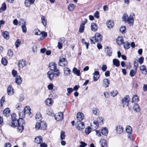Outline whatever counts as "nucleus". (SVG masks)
<instances>
[{"label": "nucleus", "mask_w": 147, "mask_h": 147, "mask_svg": "<svg viewBox=\"0 0 147 147\" xmlns=\"http://www.w3.org/2000/svg\"><path fill=\"white\" fill-rule=\"evenodd\" d=\"M59 65L60 66H63L67 65V61L65 58H61L60 57L59 60Z\"/></svg>", "instance_id": "nucleus-7"}, {"label": "nucleus", "mask_w": 147, "mask_h": 147, "mask_svg": "<svg viewBox=\"0 0 147 147\" xmlns=\"http://www.w3.org/2000/svg\"><path fill=\"white\" fill-rule=\"evenodd\" d=\"M133 109L134 111L136 112H139L140 110V107L138 104H134Z\"/></svg>", "instance_id": "nucleus-29"}, {"label": "nucleus", "mask_w": 147, "mask_h": 147, "mask_svg": "<svg viewBox=\"0 0 147 147\" xmlns=\"http://www.w3.org/2000/svg\"><path fill=\"white\" fill-rule=\"evenodd\" d=\"M102 147H107V144L106 140L105 139H101L100 141Z\"/></svg>", "instance_id": "nucleus-23"}, {"label": "nucleus", "mask_w": 147, "mask_h": 147, "mask_svg": "<svg viewBox=\"0 0 147 147\" xmlns=\"http://www.w3.org/2000/svg\"><path fill=\"white\" fill-rule=\"evenodd\" d=\"M14 119L13 120H12L11 122V125H10L12 127H14L18 126L20 124V123H21V121H20L19 119L18 120H14Z\"/></svg>", "instance_id": "nucleus-11"}, {"label": "nucleus", "mask_w": 147, "mask_h": 147, "mask_svg": "<svg viewBox=\"0 0 147 147\" xmlns=\"http://www.w3.org/2000/svg\"><path fill=\"white\" fill-rule=\"evenodd\" d=\"M20 41L19 39H17L15 43V45L16 47L18 48L19 47V45H20Z\"/></svg>", "instance_id": "nucleus-59"}, {"label": "nucleus", "mask_w": 147, "mask_h": 147, "mask_svg": "<svg viewBox=\"0 0 147 147\" xmlns=\"http://www.w3.org/2000/svg\"><path fill=\"white\" fill-rule=\"evenodd\" d=\"M35 0H25V6L27 7H29L30 5L33 4Z\"/></svg>", "instance_id": "nucleus-15"}, {"label": "nucleus", "mask_w": 147, "mask_h": 147, "mask_svg": "<svg viewBox=\"0 0 147 147\" xmlns=\"http://www.w3.org/2000/svg\"><path fill=\"white\" fill-rule=\"evenodd\" d=\"M126 26H122L120 29V31L122 34L126 32Z\"/></svg>", "instance_id": "nucleus-42"}, {"label": "nucleus", "mask_w": 147, "mask_h": 147, "mask_svg": "<svg viewBox=\"0 0 147 147\" xmlns=\"http://www.w3.org/2000/svg\"><path fill=\"white\" fill-rule=\"evenodd\" d=\"M102 36L99 33L97 32L95 35V38L96 41L101 42L102 40Z\"/></svg>", "instance_id": "nucleus-10"}, {"label": "nucleus", "mask_w": 147, "mask_h": 147, "mask_svg": "<svg viewBox=\"0 0 147 147\" xmlns=\"http://www.w3.org/2000/svg\"><path fill=\"white\" fill-rule=\"evenodd\" d=\"M42 141V138L40 136L36 137L35 138V142L38 144H40Z\"/></svg>", "instance_id": "nucleus-21"}, {"label": "nucleus", "mask_w": 147, "mask_h": 147, "mask_svg": "<svg viewBox=\"0 0 147 147\" xmlns=\"http://www.w3.org/2000/svg\"><path fill=\"white\" fill-rule=\"evenodd\" d=\"M91 30L94 32L96 31L98 29L96 24L95 23H92L91 26Z\"/></svg>", "instance_id": "nucleus-27"}, {"label": "nucleus", "mask_w": 147, "mask_h": 147, "mask_svg": "<svg viewBox=\"0 0 147 147\" xmlns=\"http://www.w3.org/2000/svg\"><path fill=\"white\" fill-rule=\"evenodd\" d=\"M144 58L142 57H141L139 59L138 62L140 64H141L143 63Z\"/></svg>", "instance_id": "nucleus-64"}, {"label": "nucleus", "mask_w": 147, "mask_h": 147, "mask_svg": "<svg viewBox=\"0 0 147 147\" xmlns=\"http://www.w3.org/2000/svg\"><path fill=\"white\" fill-rule=\"evenodd\" d=\"M67 96H69V94L73 91V89L72 88H67Z\"/></svg>", "instance_id": "nucleus-48"}, {"label": "nucleus", "mask_w": 147, "mask_h": 147, "mask_svg": "<svg viewBox=\"0 0 147 147\" xmlns=\"http://www.w3.org/2000/svg\"><path fill=\"white\" fill-rule=\"evenodd\" d=\"M94 75L93 77V79L95 81L98 80L99 77V72L98 71H96L94 72L93 74Z\"/></svg>", "instance_id": "nucleus-22"}, {"label": "nucleus", "mask_w": 147, "mask_h": 147, "mask_svg": "<svg viewBox=\"0 0 147 147\" xmlns=\"http://www.w3.org/2000/svg\"><path fill=\"white\" fill-rule=\"evenodd\" d=\"M6 9V5L5 3H3L1 6V7L0 9V12H1V11H5Z\"/></svg>", "instance_id": "nucleus-43"}, {"label": "nucleus", "mask_w": 147, "mask_h": 147, "mask_svg": "<svg viewBox=\"0 0 147 147\" xmlns=\"http://www.w3.org/2000/svg\"><path fill=\"white\" fill-rule=\"evenodd\" d=\"M46 127L47 125L45 122L44 121H42L40 123L37 122L35 126V129L37 130L40 129L42 130H45L46 129Z\"/></svg>", "instance_id": "nucleus-1"}, {"label": "nucleus", "mask_w": 147, "mask_h": 147, "mask_svg": "<svg viewBox=\"0 0 147 147\" xmlns=\"http://www.w3.org/2000/svg\"><path fill=\"white\" fill-rule=\"evenodd\" d=\"M22 31L23 32L25 33L27 31V28L26 27V25H22Z\"/></svg>", "instance_id": "nucleus-62"}, {"label": "nucleus", "mask_w": 147, "mask_h": 147, "mask_svg": "<svg viewBox=\"0 0 147 147\" xmlns=\"http://www.w3.org/2000/svg\"><path fill=\"white\" fill-rule=\"evenodd\" d=\"M26 62L24 60L21 59L19 61V66L20 67H23L26 65Z\"/></svg>", "instance_id": "nucleus-24"}, {"label": "nucleus", "mask_w": 147, "mask_h": 147, "mask_svg": "<svg viewBox=\"0 0 147 147\" xmlns=\"http://www.w3.org/2000/svg\"><path fill=\"white\" fill-rule=\"evenodd\" d=\"M139 99L138 96L137 95H134L133 98L132 99V102H138L139 101Z\"/></svg>", "instance_id": "nucleus-41"}, {"label": "nucleus", "mask_w": 147, "mask_h": 147, "mask_svg": "<svg viewBox=\"0 0 147 147\" xmlns=\"http://www.w3.org/2000/svg\"><path fill=\"white\" fill-rule=\"evenodd\" d=\"M76 128L79 131H81L84 129V123L83 122L78 121L76 123Z\"/></svg>", "instance_id": "nucleus-3"}, {"label": "nucleus", "mask_w": 147, "mask_h": 147, "mask_svg": "<svg viewBox=\"0 0 147 147\" xmlns=\"http://www.w3.org/2000/svg\"><path fill=\"white\" fill-rule=\"evenodd\" d=\"M20 121H21V123H20L18 126V129L20 133H22L24 130V125L25 124L24 121L22 118H19Z\"/></svg>", "instance_id": "nucleus-4"}, {"label": "nucleus", "mask_w": 147, "mask_h": 147, "mask_svg": "<svg viewBox=\"0 0 147 147\" xmlns=\"http://www.w3.org/2000/svg\"><path fill=\"white\" fill-rule=\"evenodd\" d=\"M72 71L74 74L76 75L77 76H80V70L78 69L77 68H74L73 69Z\"/></svg>", "instance_id": "nucleus-32"}, {"label": "nucleus", "mask_w": 147, "mask_h": 147, "mask_svg": "<svg viewBox=\"0 0 147 147\" xmlns=\"http://www.w3.org/2000/svg\"><path fill=\"white\" fill-rule=\"evenodd\" d=\"M99 123H100V124H103V118L101 117H98V119L97 121Z\"/></svg>", "instance_id": "nucleus-52"}, {"label": "nucleus", "mask_w": 147, "mask_h": 147, "mask_svg": "<svg viewBox=\"0 0 147 147\" xmlns=\"http://www.w3.org/2000/svg\"><path fill=\"white\" fill-rule=\"evenodd\" d=\"M112 53L111 50V49L107 48V55L109 56H111L112 55Z\"/></svg>", "instance_id": "nucleus-54"}, {"label": "nucleus", "mask_w": 147, "mask_h": 147, "mask_svg": "<svg viewBox=\"0 0 147 147\" xmlns=\"http://www.w3.org/2000/svg\"><path fill=\"white\" fill-rule=\"evenodd\" d=\"M7 54L9 57H12L13 55V53L12 50L9 49L8 50Z\"/></svg>", "instance_id": "nucleus-55"}, {"label": "nucleus", "mask_w": 147, "mask_h": 147, "mask_svg": "<svg viewBox=\"0 0 147 147\" xmlns=\"http://www.w3.org/2000/svg\"><path fill=\"white\" fill-rule=\"evenodd\" d=\"M41 22L43 25L46 26L47 24V20L45 19V17L44 16H42L41 17Z\"/></svg>", "instance_id": "nucleus-39"}, {"label": "nucleus", "mask_w": 147, "mask_h": 147, "mask_svg": "<svg viewBox=\"0 0 147 147\" xmlns=\"http://www.w3.org/2000/svg\"><path fill=\"white\" fill-rule=\"evenodd\" d=\"M129 17L127 14H124L122 17L123 21L126 22L127 20V19L129 18Z\"/></svg>", "instance_id": "nucleus-45"}, {"label": "nucleus", "mask_w": 147, "mask_h": 147, "mask_svg": "<svg viewBox=\"0 0 147 147\" xmlns=\"http://www.w3.org/2000/svg\"><path fill=\"white\" fill-rule=\"evenodd\" d=\"M113 62V65L116 67H118L120 65V62L118 59H114Z\"/></svg>", "instance_id": "nucleus-36"}, {"label": "nucleus", "mask_w": 147, "mask_h": 147, "mask_svg": "<svg viewBox=\"0 0 147 147\" xmlns=\"http://www.w3.org/2000/svg\"><path fill=\"white\" fill-rule=\"evenodd\" d=\"M101 133L103 135L106 136L108 134V129L105 127L102 128L101 129Z\"/></svg>", "instance_id": "nucleus-35"}, {"label": "nucleus", "mask_w": 147, "mask_h": 147, "mask_svg": "<svg viewBox=\"0 0 147 147\" xmlns=\"http://www.w3.org/2000/svg\"><path fill=\"white\" fill-rule=\"evenodd\" d=\"M26 114L24 113V111H22L19 113V115L20 117L23 118L25 116V115Z\"/></svg>", "instance_id": "nucleus-61"}, {"label": "nucleus", "mask_w": 147, "mask_h": 147, "mask_svg": "<svg viewBox=\"0 0 147 147\" xmlns=\"http://www.w3.org/2000/svg\"><path fill=\"white\" fill-rule=\"evenodd\" d=\"M76 117L78 121H81L84 119V116L83 113L80 112L78 113L77 114Z\"/></svg>", "instance_id": "nucleus-13"}, {"label": "nucleus", "mask_w": 147, "mask_h": 147, "mask_svg": "<svg viewBox=\"0 0 147 147\" xmlns=\"http://www.w3.org/2000/svg\"><path fill=\"white\" fill-rule=\"evenodd\" d=\"M130 100L129 96H125L122 99V102L123 107H127L129 104V102Z\"/></svg>", "instance_id": "nucleus-5"}, {"label": "nucleus", "mask_w": 147, "mask_h": 147, "mask_svg": "<svg viewBox=\"0 0 147 147\" xmlns=\"http://www.w3.org/2000/svg\"><path fill=\"white\" fill-rule=\"evenodd\" d=\"M7 92L8 94L9 95H11L13 94V89L11 86L10 85L8 87L7 90Z\"/></svg>", "instance_id": "nucleus-14"}, {"label": "nucleus", "mask_w": 147, "mask_h": 147, "mask_svg": "<svg viewBox=\"0 0 147 147\" xmlns=\"http://www.w3.org/2000/svg\"><path fill=\"white\" fill-rule=\"evenodd\" d=\"M32 52L34 53H36L37 52V47L36 45H34L32 47Z\"/></svg>", "instance_id": "nucleus-60"}, {"label": "nucleus", "mask_w": 147, "mask_h": 147, "mask_svg": "<svg viewBox=\"0 0 147 147\" xmlns=\"http://www.w3.org/2000/svg\"><path fill=\"white\" fill-rule=\"evenodd\" d=\"M70 70L68 68L66 67L64 69V73L65 75H69L70 74Z\"/></svg>", "instance_id": "nucleus-31"}, {"label": "nucleus", "mask_w": 147, "mask_h": 147, "mask_svg": "<svg viewBox=\"0 0 147 147\" xmlns=\"http://www.w3.org/2000/svg\"><path fill=\"white\" fill-rule=\"evenodd\" d=\"M1 63L4 65H6L7 63V61L5 58H2L1 59Z\"/></svg>", "instance_id": "nucleus-47"}, {"label": "nucleus", "mask_w": 147, "mask_h": 147, "mask_svg": "<svg viewBox=\"0 0 147 147\" xmlns=\"http://www.w3.org/2000/svg\"><path fill=\"white\" fill-rule=\"evenodd\" d=\"M140 69L142 74L144 75H146L147 74V70L146 67L144 65L140 66Z\"/></svg>", "instance_id": "nucleus-12"}, {"label": "nucleus", "mask_w": 147, "mask_h": 147, "mask_svg": "<svg viewBox=\"0 0 147 147\" xmlns=\"http://www.w3.org/2000/svg\"><path fill=\"white\" fill-rule=\"evenodd\" d=\"M36 119L38 121H40L42 119L41 115L39 113H37L35 116Z\"/></svg>", "instance_id": "nucleus-44"}, {"label": "nucleus", "mask_w": 147, "mask_h": 147, "mask_svg": "<svg viewBox=\"0 0 147 147\" xmlns=\"http://www.w3.org/2000/svg\"><path fill=\"white\" fill-rule=\"evenodd\" d=\"M123 43L124 47L125 49H128L130 48V44L128 42L125 41Z\"/></svg>", "instance_id": "nucleus-33"}, {"label": "nucleus", "mask_w": 147, "mask_h": 147, "mask_svg": "<svg viewBox=\"0 0 147 147\" xmlns=\"http://www.w3.org/2000/svg\"><path fill=\"white\" fill-rule=\"evenodd\" d=\"M63 113H58L55 115V119L57 121H59L63 118Z\"/></svg>", "instance_id": "nucleus-9"}, {"label": "nucleus", "mask_w": 147, "mask_h": 147, "mask_svg": "<svg viewBox=\"0 0 147 147\" xmlns=\"http://www.w3.org/2000/svg\"><path fill=\"white\" fill-rule=\"evenodd\" d=\"M65 132L63 131H62L60 134V138L61 139V140L64 139H65Z\"/></svg>", "instance_id": "nucleus-46"}, {"label": "nucleus", "mask_w": 147, "mask_h": 147, "mask_svg": "<svg viewBox=\"0 0 147 147\" xmlns=\"http://www.w3.org/2000/svg\"><path fill=\"white\" fill-rule=\"evenodd\" d=\"M47 74V77L51 80H52L54 78V74L53 71H49L48 72Z\"/></svg>", "instance_id": "nucleus-28"}, {"label": "nucleus", "mask_w": 147, "mask_h": 147, "mask_svg": "<svg viewBox=\"0 0 147 147\" xmlns=\"http://www.w3.org/2000/svg\"><path fill=\"white\" fill-rule=\"evenodd\" d=\"M117 93L118 92L116 90H113L111 92V95L113 97H114L117 96Z\"/></svg>", "instance_id": "nucleus-50"}, {"label": "nucleus", "mask_w": 147, "mask_h": 147, "mask_svg": "<svg viewBox=\"0 0 147 147\" xmlns=\"http://www.w3.org/2000/svg\"><path fill=\"white\" fill-rule=\"evenodd\" d=\"M107 26L109 28H112L114 26V22L112 21H108L107 23Z\"/></svg>", "instance_id": "nucleus-30"}, {"label": "nucleus", "mask_w": 147, "mask_h": 147, "mask_svg": "<svg viewBox=\"0 0 147 147\" xmlns=\"http://www.w3.org/2000/svg\"><path fill=\"white\" fill-rule=\"evenodd\" d=\"M47 114L49 115H53L54 114L53 113L52 110L51 109H48L47 110Z\"/></svg>", "instance_id": "nucleus-53"}, {"label": "nucleus", "mask_w": 147, "mask_h": 147, "mask_svg": "<svg viewBox=\"0 0 147 147\" xmlns=\"http://www.w3.org/2000/svg\"><path fill=\"white\" fill-rule=\"evenodd\" d=\"M49 67L51 71H55L57 69V64L54 62H52L49 65Z\"/></svg>", "instance_id": "nucleus-8"}, {"label": "nucleus", "mask_w": 147, "mask_h": 147, "mask_svg": "<svg viewBox=\"0 0 147 147\" xmlns=\"http://www.w3.org/2000/svg\"><path fill=\"white\" fill-rule=\"evenodd\" d=\"M87 22V20L86 19H85L84 21H82V23L80 25L79 30V32L80 33H82L84 32L85 28L84 25Z\"/></svg>", "instance_id": "nucleus-6"}, {"label": "nucleus", "mask_w": 147, "mask_h": 147, "mask_svg": "<svg viewBox=\"0 0 147 147\" xmlns=\"http://www.w3.org/2000/svg\"><path fill=\"white\" fill-rule=\"evenodd\" d=\"M126 132L129 134H131L132 133V128L131 127L129 126H127L126 128Z\"/></svg>", "instance_id": "nucleus-37"}, {"label": "nucleus", "mask_w": 147, "mask_h": 147, "mask_svg": "<svg viewBox=\"0 0 147 147\" xmlns=\"http://www.w3.org/2000/svg\"><path fill=\"white\" fill-rule=\"evenodd\" d=\"M45 103L47 105L49 106H51L52 105L53 101L52 98H48L45 100Z\"/></svg>", "instance_id": "nucleus-18"}, {"label": "nucleus", "mask_w": 147, "mask_h": 147, "mask_svg": "<svg viewBox=\"0 0 147 147\" xmlns=\"http://www.w3.org/2000/svg\"><path fill=\"white\" fill-rule=\"evenodd\" d=\"M75 5L71 3L68 6V9L69 11H72L75 7Z\"/></svg>", "instance_id": "nucleus-38"}, {"label": "nucleus", "mask_w": 147, "mask_h": 147, "mask_svg": "<svg viewBox=\"0 0 147 147\" xmlns=\"http://www.w3.org/2000/svg\"><path fill=\"white\" fill-rule=\"evenodd\" d=\"M12 74L13 77H16L18 76L17 75V71L14 69H13L12 71Z\"/></svg>", "instance_id": "nucleus-58"}, {"label": "nucleus", "mask_w": 147, "mask_h": 147, "mask_svg": "<svg viewBox=\"0 0 147 147\" xmlns=\"http://www.w3.org/2000/svg\"><path fill=\"white\" fill-rule=\"evenodd\" d=\"M91 131V128L89 126H88L87 128H86L85 130V133L87 134H89Z\"/></svg>", "instance_id": "nucleus-49"}, {"label": "nucleus", "mask_w": 147, "mask_h": 147, "mask_svg": "<svg viewBox=\"0 0 147 147\" xmlns=\"http://www.w3.org/2000/svg\"><path fill=\"white\" fill-rule=\"evenodd\" d=\"M22 80L20 76H18L15 77V82L18 85H20L22 83Z\"/></svg>", "instance_id": "nucleus-17"}, {"label": "nucleus", "mask_w": 147, "mask_h": 147, "mask_svg": "<svg viewBox=\"0 0 147 147\" xmlns=\"http://www.w3.org/2000/svg\"><path fill=\"white\" fill-rule=\"evenodd\" d=\"M2 34L3 37L7 39H8L9 38V33L8 32L5 31L3 32L2 33Z\"/></svg>", "instance_id": "nucleus-34"}, {"label": "nucleus", "mask_w": 147, "mask_h": 147, "mask_svg": "<svg viewBox=\"0 0 147 147\" xmlns=\"http://www.w3.org/2000/svg\"><path fill=\"white\" fill-rule=\"evenodd\" d=\"M36 35H40L41 34V32L38 29H35L34 31Z\"/></svg>", "instance_id": "nucleus-51"}, {"label": "nucleus", "mask_w": 147, "mask_h": 147, "mask_svg": "<svg viewBox=\"0 0 147 147\" xmlns=\"http://www.w3.org/2000/svg\"><path fill=\"white\" fill-rule=\"evenodd\" d=\"M118 45H120L123 43L124 40L122 36H118L116 39Z\"/></svg>", "instance_id": "nucleus-19"}, {"label": "nucleus", "mask_w": 147, "mask_h": 147, "mask_svg": "<svg viewBox=\"0 0 147 147\" xmlns=\"http://www.w3.org/2000/svg\"><path fill=\"white\" fill-rule=\"evenodd\" d=\"M123 130V128L120 125H118L116 127V130L117 132L120 134L122 133Z\"/></svg>", "instance_id": "nucleus-20"}, {"label": "nucleus", "mask_w": 147, "mask_h": 147, "mask_svg": "<svg viewBox=\"0 0 147 147\" xmlns=\"http://www.w3.org/2000/svg\"><path fill=\"white\" fill-rule=\"evenodd\" d=\"M98 124L99 123H98L97 121L93 120V124L91 125V126L92 128H94V129H96L98 127Z\"/></svg>", "instance_id": "nucleus-25"}, {"label": "nucleus", "mask_w": 147, "mask_h": 147, "mask_svg": "<svg viewBox=\"0 0 147 147\" xmlns=\"http://www.w3.org/2000/svg\"><path fill=\"white\" fill-rule=\"evenodd\" d=\"M10 112V110L8 108H7L5 109L3 111V113L5 116H6L9 114Z\"/></svg>", "instance_id": "nucleus-40"}, {"label": "nucleus", "mask_w": 147, "mask_h": 147, "mask_svg": "<svg viewBox=\"0 0 147 147\" xmlns=\"http://www.w3.org/2000/svg\"><path fill=\"white\" fill-rule=\"evenodd\" d=\"M99 112V110L97 109H95L92 110L93 113L96 115H98Z\"/></svg>", "instance_id": "nucleus-56"}, {"label": "nucleus", "mask_w": 147, "mask_h": 147, "mask_svg": "<svg viewBox=\"0 0 147 147\" xmlns=\"http://www.w3.org/2000/svg\"><path fill=\"white\" fill-rule=\"evenodd\" d=\"M109 80L108 79H105L103 80L102 85L104 87L107 88L109 86Z\"/></svg>", "instance_id": "nucleus-16"}, {"label": "nucleus", "mask_w": 147, "mask_h": 147, "mask_svg": "<svg viewBox=\"0 0 147 147\" xmlns=\"http://www.w3.org/2000/svg\"><path fill=\"white\" fill-rule=\"evenodd\" d=\"M30 111V107L29 106H27L25 107L24 111L26 114H28L30 115L31 113Z\"/></svg>", "instance_id": "nucleus-26"}, {"label": "nucleus", "mask_w": 147, "mask_h": 147, "mask_svg": "<svg viewBox=\"0 0 147 147\" xmlns=\"http://www.w3.org/2000/svg\"><path fill=\"white\" fill-rule=\"evenodd\" d=\"M135 17V14L134 13L131 12L130 13L129 18L126 21L130 26H133V25L134 22V18Z\"/></svg>", "instance_id": "nucleus-2"}, {"label": "nucleus", "mask_w": 147, "mask_h": 147, "mask_svg": "<svg viewBox=\"0 0 147 147\" xmlns=\"http://www.w3.org/2000/svg\"><path fill=\"white\" fill-rule=\"evenodd\" d=\"M136 73V71H135L134 70H131L130 72V75L131 77H133Z\"/></svg>", "instance_id": "nucleus-57"}, {"label": "nucleus", "mask_w": 147, "mask_h": 147, "mask_svg": "<svg viewBox=\"0 0 147 147\" xmlns=\"http://www.w3.org/2000/svg\"><path fill=\"white\" fill-rule=\"evenodd\" d=\"M19 23L21 24L22 25H26V22L24 19H21L19 21Z\"/></svg>", "instance_id": "nucleus-63"}]
</instances>
